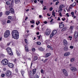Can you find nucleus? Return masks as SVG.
I'll list each match as a JSON object with an SVG mask.
<instances>
[{
  "label": "nucleus",
  "mask_w": 78,
  "mask_h": 78,
  "mask_svg": "<svg viewBox=\"0 0 78 78\" xmlns=\"http://www.w3.org/2000/svg\"><path fill=\"white\" fill-rule=\"evenodd\" d=\"M12 34L13 38L15 39H18L19 37V32L17 30H13L12 32Z\"/></svg>",
  "instance_id": "1"
},
{
  "label": "nucleus",
  "mask_w": 78,
  "mask_h": 78,
  "mask_svg": "<svg viewBox=\"0 0 78 78\" xmlns=\"http://www.w3.org/2000/svg\"><path fill=\"white\" fill-rule=\"evenodd\" d=\"M10 35V31L9 30H6L4 33V37L6 38Z\"/></svg>",
  "instance_id": "2"
},
{
  "label": "nucleus",
  "mask_w": 78,
  "mask_h": 78,
  "mask_svg": "<svg viewBox=\"0 0 78 78\" xmlns=\"http://www.w3.org/2000/svg\"><path fill=\"white\" fill-rule=\"evenodd\" d=\"M8 63V60L6 59H4L2 61V64L4 66L7 65Z\"/></svg>",
  "instance_id": "3"
},
{
  "label": "nucleus",
  "mask_w": 78,
  "mask_h": 78,
  "mask_svg": "<svg viewBox=\"0 0 78 78\" xmlns=\"http://www.w3.org/2000/svg\"><path fill=\"white\" fill-rule=\"evenodd\" d=\"M5 76L8 77V76H9L11 75L12 73L11 71L9 70H7L6 71L5 73Z\"/></svg>",
  "instance_id": "4"
},
{
  "label": "nucleus",
  "mask_w": 78,
  "mask_h": 78,
  "mask_svg": "<svg viewBox=\"0 0 78 78\" xmlns=\"http://www.w3.org/2000/svg\"><path fill=\"white\" fill-rule=\"evenodd\" d=\"M62 72L65 76H68V73H67V72L66 70L64 69L62 70Z\"/></svg>",
  "instance_id": "5"
},
{
  "label": "nucleus",
  "mask_w": 78,
  "mask_h": 78,
  "mask_svg": "<svg viewBox=\"0 0 78 78\" xmlns=\"http://www.w3.org/2000/svg\"><path fill=\"white\" fill-rule=\"evenodd\" d=\"M8 66L9 67H10V68H12V67L14 66V65H13V64L11 63H8Z\"/></svg>",
  "instance_id": "6"
},
{
  "label": "nucleus",
  "mask_w": 78,
  "mask_h": 78,
  "mask_svg": "<svg viewBox=\"0 0 78 78\" xmlns=\"http://www.w3.org/2000/svg\"><path fill=\"white\" fill-rule=\"evenodd\" d=\"M63 44L65 46H67V41L66 39L63 40Z\"/></svg>",
  "instance_id": "7"
},
{
  "label": "nucleus",
  "mask_w": 78,
  "mask_h": 78,
  "mask_svg": "<svg viewBox=\"0 0 78 78\" xmlns=\"http://www.w3.org/2000/svg\"><path fill=\"white\" fill-rule=\"evenodd\" d=\"M70 53L69 52H66L64 54V56H69V55H70Z\"/></svg>",
  "instance_id": "8"
},
{
  "label": "nucleus",
  "mask_w": 78,
  "mask_h": 78,
  "mask_svg": "<svg viewBox=\"0 0 78 78\" xmlns=\"http://www.w3.org/2000/svg\"><path fill=\"white\" fill-rule=\"evenodd\" d=\"M71 69L73 72H76L77 70V69L75 67H71Z\"/></svg>",
  "instance_id": "9"
},
{
  "label": "nucleus",
  "mask_w": 78,
  "mask_h": 78,
  "mask_svg": "<svg viewBox=\"0 0 78 78\" xmlns=\"http://www.w3.org/2000/svg\"><path fill=\"white\" fill-rule=\"evenodd\" d=\"M10 13H12V14H14V10L13 8H11L9 10Z\"/></svg>",
  "instance_id": "10"
},
{
  "label": "nucleus",
  "mask_w": 78,
  "mask_h": 78,
  "mask_svg": "<svg viewBox=\"0 0 78 78\" xmlns=\"http://www.w3.org/2000/svg\"><path fill=\"white\" fill-rule=\"evenodd\" d=\"M50 30L47 29L46 30V35H49V34H50Z\"/></svg>",
  "instance_id": "11"
},
{
  "label": "nucleus",
  "mask_w": 78,
  "mask_h": 78,
  "mask_svg": "<svg viewBox=\"0 0 78 78\" xmlns=\"http://www.w3.org/2000/svg\"><path fill=\"white\" fill-rule=\"evenodd\" d=\"M51 55V53H47L45 55V57L46 58H48V56H50Z\"/></svg>",
  "instance_id": "12"
},
{
  "label": "nucleus",
  "mask_w": 78,
  "mask_h": 78,
  "mask_svg": "<svg viewBox=\"0 0 78 78\" xmlns=\"http://www.w3.org/2000/svg\"><path fill=\"white\" fill-rule=\"evenodd\" d=\"M78 37V34L76 32H75L74 38L76 39Z\"/></svg>",
  "instance_id": "13"
},
{
  "label": "nucleus",
  "mask_w": 78,
  "mask_h": 78,
  "mask_svg": "<svg viewBox=\"0 0 78 78\" xmlns=\"http://www.w3.org/2000/svg\"><path fill=\"white\" fill-rule=\"evenodd\" d=\"M64 50L65 51H67L69 50V48L67 46L65 47L64 48Z\"/></svg>",
  "instance_id": "14"
},
{
  "label": "nucleus",
  "mask_w": 78,
  "mask_h": 78,
  "mask_svg": "<svg viewBox=\"0 0 78 78\" xmlns=\"http://www.w3.org/2000/svg\"><path fill=\"white\" fill-rule=\"evenodd\" d=\"M6 50L7 51L8 53H9V52H10V51H11V48H7L6 49Z\"/></svg>",
  "instance_id": "15"
},
{
  "label": "nucleus",
  "mask_w": 78,
  "mask_h": 78,
  "mask_svg": "<svg viewBox=\"0 0 78 78\" xmlns=\"http://www.w3.org/2000/svg\"><path fill=\"white\" fill-rule=\"evenodd\" d=\"M64 24H62V25H60L59 26V27L60 28H64Z\"/></svg>",
  "instance_id": "16"
},
{
  "label": "nucleus",
  "mask_w": 78,
  "mask_h": 78,
  "mask_svg": "<svg viewBox=\"0 0 78 78\" xmlns=\"http://www.w3.org/2000/svg\"><path fill=\"white\" fill-rule=\"evenodd\" d=\"M56 33H57V31H56V30H55L52 31V33L54 35H55V34H56Z\"/></svg>",
  "instance_id": "17"
},
{
  "label": "nucleus",
  "mask_w": 78,
  "mask_h": 78,
  "mask_svg": "<svg viewBox=\"0 0 78 78\" xmlns=\"http://www.w3.org/2000/svg\"><path fill=\"white\" fill-rule=\"evenodd\" d=\"M15 3L16 4L19 3L20 2V0H15Z\"/></svg>",
  "instance_id": "18"
},
{
  "label": "nucleus",
  "mask_w": 78,
  "mask_h": 78,
  "mask_svg": "<svg viewBox=\"0 0 78 78\" xmlns=\"http://www.w3.org/2000/svg\"><path fill=\"white\" fill-rule=\"evenodd\" d=\"M63 8H64V5H61L59 6V9H62Z\"/></svg>",
  "instance_id": "19"
},
{
  "label": "nucleus",
  "mask_w": 78,
  "mask_h": 78,
  "mask_svg": "<svg viewBox=\"0 0 78 78\" xmlns=\"http://www.w3.org/2000/svg\"><path fill=\"white\" fill-rule=\"evenodd\" d=\"M36 69H34L33 70V75H34V74H35V73H36Z\"/></svg>",
  "instance_id": "20"
},
{
  "label": "nucleus",
  "mask_w": 78,
  "mask_h": 78,
  "mask_svg": "<svg viewBox=\"0 0 78 78\" xmlns=\"http://www.w3.org/2000/svg\"><path fill=\"white\" fill-rule=\"evenodd\" d=\"M21 73L23 76L24 75V73H25V72H24V71H23V70H21Z\"/></svg>",
  "instance_id": "21"
},
{
  "label": "nucleus",
  "mask_w": 78,
  "mask_h": 78,
  "mask_svg": "<svg viewBox=\"0 0 78 78\" xmlns=\"http://www.w3.org/2000/svg\"><path fill=\"white\" fill-rule=\"evenodd\" d=\"M37 57L35 56L34 57V58L33 59V60L34 61H36V60H37Z\"/></svg>",
  "instance_id": "22"
},
{
  "label": "nucleus",
  "mask_w": 78,
  "mask_h": 78,
  "mask_svg": "<svg viewBox=\"0 0 78 78\" xmlns=\"http://www.w3.org/2000/svg\"><path fill=\"white\" fill-rule=\"evenodd\" d=\"M9 55H10L12 56V55H13V54L12 53V52L11 51L10 52L8 53Z\"/></svg>",
  "instance_id": "23"
},
{
  "label": "nucleus",
  "mask_w": 78,
  "mask_h": 78,
  "mask_svg": "<svg viewBox=\"0 0 78 78\" xmlns=\"http://www.w3.org/2000/svg\"><path fill=\"white\" fill-rule=\"evenodd\" d=\"M66 30H67V28H66V27H64L62 30L61 31H66Z\"/></svg>",
  "instance_id": "24"
},
{
  "label": "nucleus",
  "mask_w": 78,
  "mask_h": 78,
  "mask_svg": "<svg viewBox=\"0 0 78 78\" xmlns=\"http://www.w3.org/2000/svg\"><path fill=\"white\" fill-rule=\"evenodd\" d=\"M59 9L58 11V12H59V13H61V12H62V9Z\"/></svg>",
  "instance_id": "25"
},
{
  "label": "nucleus",
  "mask_w": 78,
  "mask_h": 78,
  "mask_svg": "<svg viewBox=\"0 0 78 78\" xmlns=\"http://www.w3.org/2000/svg\"><path fill=\"white\" fill-rule=\"evenodd\" d=\"M75 5H76V3H75V5H70V6L71 7L69 6V8H70L72 7H74Z\"/></svg>",
  "instance_id": "26"
},
{
  "label": "nucleus",
  "mask_w": 78,
  "mask_h": 78,
  "mask_svg": "<svg viewBox=\"0 0 78 78\" xmlns=\"http://www.w3.org/2000/svg\"><path fill=\"white\" fill-rule=\"evenodd\" d=\"M25 41L26 44H28V41L27 39H25Z\"/></svg>",
  "instance_id": "27"
},
{
  "label": "nucleus",
  "mask_w": 78,
  "mask_h": 78,
  "mask_svg": "<svg viewBox=\"0 0 78 78\" xmlns=\"http://www.w3.org/2000/svg\"><path fill=\"white\" fill-rule=\"evenodd\" d=\"M38 50L39 51H43V48H38Z\"/></svg>",
  "instance_id": "28"
},
{
  "label": "nucleus",
  "mask_w": 78,
  "mask_h": 78,
  "mask_svg": "<svg viewBox=\"0 0 78 78\" xmlns=\"http://www.w3.org/2000/svg\"><path fill=\"white\" fill-rule=\"evenodd\" d=\"M29 35L27 34H25V35L24 36V38H27L28 37V36Z\"/></svg>",
  "instance_id": "29"
},
{
  "label": "nucleus",
  "mask_w": 78,
  "mask_h": 78,
  "mask_svg": "<svg viewBox=\"0 0 78 78\" xmlns=\"http://www.w3.org/2000/svg\"><path fill=\"white\" fill-rule=\"evenodd\" d=\"M9 11H6L5 12V14H6V15H9Z\"/></svg>",
  "instance_id": "30"
},
{
  "label": "nucleus",
  "mask_w": 78,
  "mask_h": 78,
  "mask_svg": "<svg viewBox=\"0 0 78 78\" xmlns=\"http://www.w3.org/2000/svg\"><path fill=\"white\" fill-rule=\"evenodd\" d=\"M8 19H10V20H12V17L11 16H9L8 17Z\"/></svg>",
  "instance_id": "31"
},
{
  "label": "nucleus",
  "mask_w": 78,
  "mask_h": 78,
  "mask_svg": "<svg viewBox=\"0 0 78 78\" xmlns=\"http://www.w3.org/2000/svg\"><path fill=\"white\" fill-rule=\"evenodd\" d=\"M69 29H70L71 31H72V30H73V27L70 26V27L69 28Z\"/></svg>",
  "instance_id": "32"
},
{
  "label": "nucleus",
  "mask_w": 78,
  "mask_h": 78,
  "mask_svg": "<svg viewBox=\"0 0 78 78\" xmlns=\"http://www.w3.org/2000/svg\"><path fill=\"white\" fill-rule=\"evenodd\" d=\"M16 53L17 54V56H19L20 55V54H19V51H16Z\"/></svg>",
  "instance_id": "33"
},
{
  "label": "nucleus",
  "mask_w": 78,
  "mask_h": 78,
  "mask_svg": "<svg viewBox=\"0 0 78 78\" xmlns=\"http://www.w3.org/2000/svg\"><path fill=\"white\" fill-rule=\"evenodd\" d=\"M53 36H54V34H53L52 33L50 35V38H51V37H53Z\"/></svg>",
  "instance_id": "34"
},
{
  "label": "nucleus",
  "mask_w": 78,
  "mask_h": 78,
  "mask_svg": "<svg viewBox=\"0 0 78 78\" xmlns=\"http://www.w3.org/2000/svg\"><path fill=\"white\" fill-rule=\"evenodd\" d=\"M34 78H39V76L37 74L36 75Z\"/></svg>",
  "instance_id": "35"
},
{
  "label": "nucleus",
  "mask_w": 78,
  "mask_h": 78,
  "mask_svg": "<svg viewBox=\"0 0 78 78\" xmlns=\"http://www.w3.org/2000/svg\"><path fill=\"white\" fill-rule=\"evenodd\" d=\"M38 23H37V21H36V23L37 25H38V24H39V23H40V21H38Z\"/></svg>",
  "instance_id": "36"
},
{
  "label": "nucleus",
  "mask_w": 78,
  "mask_h": 78,
  "mask_svg": "<svg viewBox=\"0 0 78 78\" xmlns=\"http://www.w3.org/2000/svg\"><path fill=\"white\" fill-rule=\"evenodd\" d=\"M41 42H37V45H41Z\"/></svg>",
  "instance_id": "37"
},
{
  "label": "nucleus",
  "mask_w": 78,
  "mask_h": 78,
  "mask_svg": "<svg viewBox=\"0 0 78 78\" xmlns=\"http://www.w3.org/2000/svg\"><path fill=\"white\" fill-rule=\"evenodd\" d=\"M25 50L26 51H28V48H25Z\"/></svg>",
  "instance_id": "38"
},
{
  "label": "nucleus",
  "mask_w": 78,
  "mask_h": 78,
  "mask_svg": "<svg viewBox=\"0 0 78 78\" xmlns=\"http://www.w3.org/2000/svg\"><path fill=\"white\" fill-rule=\"evenodd\" d=\"M69 48L71 49H73V46H70L69 47Z\"/></svg>",
  "instance_id": "39"
},
{
  "label": "nucleus",
  "mask_w": 78,
  "mask_h": 78,
  "mask_svg": "<svg viewBox=\"0 0 78 78\" xmlns=\"http://www.w3.org/2000/svg\"><path fill=\"white\" fill-rule=\"evenodd\" d=\"M2 24L3 25H5L6 24V21H3L2 23Z\"/></svg>",
  "instance_id": "40"
},
{
  "label": "nucleus",
  "mask_w": 78,
  "mask_h": 78,
  "mask_svg": "<svg viewBox=\"0 0 78 78\" xmlns=\"http://www.w3.org/2000/svg\"><path fill=\"white\" fill-rule=\"evenodd\" d=\"M71 62H73V61H74V58H72L71 59Z\"/></svg>",
  "instance_id": "41"
},
{
  "label": "nucleus",
  "mask_w": 78,
  "mask_h": 78,
  "mask_svg": "<svg viewBox=\"0 0 78 78\" xmlns=\"http://www.w3.org/2000/svg\"><path fill=\"white\" fill-rule=\"evenodd\" d=\"M15 71L16 72V73H17V72H18V70H17V69L16 68V69H15Z\"/></svg>",
  "instance_id": "42"
},
{
  "label": "nucleus",
  "mask_w": 78,
  "mask_h": 78,
  "mask_svg": "<svg viewBox=\"0 0 78 78\" xmlns=\"http://www.w3.org/2000/svg\"><path fill=\"white\" fill-rule=\"evenodd\" d=\"M30 23H34V20H33L32 21H30Z\"/></svg>",
  "instance_id": "43"
},
{
  "label": "nucleus",
  "mask_w": 78,
  "mask_h": 78,
  "mask_svg": "<svg viewBox=\"0 0 78 78\" xmlns=\"http://www.w3.org/2000/svg\"><path fill=\"white\" fill-rule=\"evenodd\" d=\"M6 5H9V2L8 1L6 2Z\"/></svg>",
  "instance_id": "44"
},
{
  "label": "nucleus",
  "mask_w": 78,
  "mask_h": 78,
  "mask_svg": "<svg viewBox=\"0 0 78 78\" xmlns=\"http://www.w3.org/2000/svg\"><path fill=\"white\" fill-rule=\"evenodd\" d=\"M59 3V1H58L57 2H56L55 3V5H58V3Z\"/></svg>",
  "instance_id": "45"
},
{
  "label": "nucleus",
  "mask_w": 78,
  "mask_h": 78,
  "mask_svg": "<svg viewBox=\"0 0 78 78\" xmlns=\"http://www.w3.org/2000/svg\"><path fill=\"white\" fill-rule=\"evenodd\" d=\"M52 10H53V9H52V7H51L49 9V11H52Z\"/></svg>",
  "instance_id": "46"
},
{
  "label": "nucleus",
  "mask_w": 78,
  "mask_h": 78,
  "mask_svg": "<svg viewBox=\"0 0 78 78\" xmlns=\"http://www.w3.org/2000/svg\"><path fill=\"white\" fill-rule=\"evenodd\" d=\"M36 50V49H35V48H33L32 49V51H35Z\"/></svg>",
  "instance_id": "47"
},
{
  "label": "nucleus",
  "mask_w": 78,
  "mask_h": 78,
  "mask_svg": "<svg viewBox=\"0 0 78 78\" xmlns=\"http://www.w3.org/2000/svg\"><path fill=\"white\" fill-rule=\"evenodd\" d=\"M5 75L4 74H2L1 75V76H2V77H4V76H5Z\"/></svg>",
  "instance_id": "48"
},
{
  "label": "nucleus",
  "mask_w": 78,
  "mask_h": 78,
  "mask_svg": "<svg viewBox=\"0 0 78 78\" xmlns=\"http://www.w3.org/2000/svg\"><path fill=\"white\" fill-rule=\"evenodd\" d=\"M53 14H55V12L54 11V10L53 11L52 15H53Z\"/></svg>",
  "instance_id": "49"
},
{
  "label": "nucleus",
  "mask_w": 78,
  "mask_h": 78,
  "mask_svg": "<svg viewBox=\"0 0 78 78\" xmlns=\"http://www.w3.org/2000/svg\"><path fill=\"white\" fill-rule=\"evenodd\" d=\"M7 23H11V21H10V20H8L7 21Z\"/></svg>",
  "instance_id": "50"
},
{
  "label": "nucleus",
  "mask_w": 78,
  "mask_h": 78,
  "mask_svg": "<svg viewBox=\"0 0 78 78\" xmlns=\"http://www.w3.org/2000/svg\"><path fill=\"white\" fill-rule=\"evenodd\" d=\"M48 60V59H45V60L43 62H47V61Z\"/></svg>",
  "instance_id": "51"
},
{
  "label": "nucleus",
  "mask_w": 78,
  "mask_h": 78,
  "mask_svg": "<svg viewBox=\"0 0 78 78\" xmlns=\"http://www.w3.org/2000/svg\"><path fill=\"white\" fill-rule=\"evenodd\" d=\"M40 3H41V4H42V5H43V4L42 3H44V2L42 0V1H40Z\"/></svg>",
  "instance_id": "52"
},
{
  "label": "nucleus",
  "mask_w": 78,
  "mask_h": 78,
  "mask_svg": "<svg viewBox=\"0 0 78 78\" xmlns=\"http://www.w3.org/2000/svg\"><path fill=\"white\" fill-rule=\"evenodd\" d=\"M71 14L72 15H74V12H72L71 13Z\"/></svg>",
  "instance_id": "53"
},
{
  "label": "nucleus",
  "mask_w": 78,
  "mask_h": 78,
  "mask_svg": "<svg viewBox=\"0 0 78 78\" xmlns=\"http://www.w3.org/2000/svg\"><path fill=\"white\" fill-rule=\"evenodd\" d=\"M44 23L45 24H47V21H45L44 22Z\"/></svg>",
  "instance_id": "54"
},
{
  "label": "nucleus",
  "mask_w": 78,
  "mask_h": 78,
  "mask_svg": "<svg viewBox=\"0 0 78 78\" xmlns=\"http://www.w3.org/2000/svg\"><path fill=\"white\" fill-rule=\"evenodd\" d=\"M2 16V12H0V17H1Z\"/></svg>",
  "instance_id": "55"
},
{
  "label": "nucleus",
  "mask_w": 78,
  "mask_h": 78,
  "mask_svg": "<svg viewBox=\"0 0 78 78\" xmlns=\"http://www.w3.org/2000/svg\"><path fill=\"white\" fill-rule=\"evenodd\" d=\"M50 48L51 50H53V48L51 47V48Z\"/></svg>",
  "instance_id": "56"
},
{
  "label": "nucleus",
  "mask_w": 78,
  "mask_h": 78,
  "mask_svg": "<svg viewBox=\"0 0 78 78\" xmlns=\"http://www.w3.org/2000/svg\"><path fill=\"white\" fill-rule=\"evenodd\" d=\"M41 73H43L44 72V70L43 69H41Z\"/></svg>",
  "instance_id": "57"
},
{
  "label": "nucleus",
  "mask_w": 78,
  "mask_h": 78,
  "mask_svg": "<svg viewBox=\"0 0 78 78\" xmlns=\"http://www.w3.org/2000/svg\"><path fill=\"white\" fill-rule=\"evenodd\" d=\"M66 16H67V17H69V15L68 13H67V14H66Z\"/></svg>",
  "instance_id": "58"
},
{
  "label": "nucleus",
  "mask_w": 78,
  "mask_h": 78,
  "mask_svg": "<svg viewBox=\"0 0 78 78\" xmlns=\"http://www.w3.org/2000/svg\"><path fill=\"white\" fill-rule=\"evenodd\" d=\"M65 18H62V20L63 21H64V20H65Z\"/></svg>",
  "instance_id": "59"
},
{
  "label": "nucleus",
  "mask_w": 78,
  "mask_h": 78,
  "mask_svg": "<svg viewBox=\"0 0 78 78\" xmlns=\"http://www.w3.org/2000/svg\"><path fill=\"white\" fill-rule=\"evenodd\" d=\"M51 46H50L48 45L47 46V47L48 48H51Z\"/></svg>",
  "instance_id": "60"
},
{
  "label": "nucleus",
  "mask_w": 78,
  "mask_h": 78,
  "mask_svg": "<svg viewBox=\"0 0 78 78\" xmlns=\"http://www.w3.org/2000/svg\"><path fill=\"white\" fill-rule=\"evenodd\" d=\"M55 61H58V58H56L55 60Z\"/></svg>",
  "instance_id": "61"
},
{
  "label": "nucleus",
  "mask_w": 78,
  "mask_h": 78,
  "mask_svg": "<svg viewBox=\"0 0 78 78\" xmlns=\"http://www.w3.org/2000/svg\"><path fill=\"white\" fill-rule=\"evenodd\" d=\"M34 3H37V0H34Z\"/></svg>",
  "instance_id": "62"
},
{
  "label": "nucleus",
  "mask_w": 78,
  "mask_h": 78,
  "mask_svg": "<svg viewBox=\"0 0 78 78\" xmlns=\"http://www.w3.org/2000/svg\"><path fill=\"white\" fill-rule=\"evenodd\" d=\"M53 19H52L51 20V21H50V22H53Z\"/></svg>",
  "instance_id": "63"
},
{
  "label": "nucleus",
  "mask_w": 78,
  "mask_h": 78,
  "mask_svg": "<svg viewBox=\"0 0 78 78\" xmlns=\"http://www.w3.org/2000/svg\"><path fill=\"white\" fill-rule=\"evenodd\" d=\"M63 23V22H59V24H62Z\"/></svg>",
  "instance_id": "64"
}]
</instances>
